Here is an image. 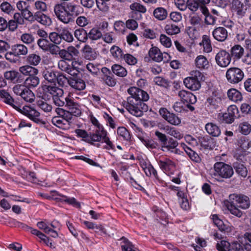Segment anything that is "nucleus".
<instances>
[{
	"instance_id": "1",
	"label": "nucleus",
	"mask_w": 251,
	"mask_h": 251,
	"mask_svg": "<svg viewBox=\"0 0 251 251\" xmlns=\"http://www.w3.org/2000/svg\"><path fill=\"white\" fill-rule=\"evenodd\" d=\"M130 95L124 105L127 110L136 117H141L144 112L148 110V106L145 102L149 99V95L146 91L136 87H131L127 90Z\"/></svg>"
},
{
	"instance_id": "2",
	"label": "nucleus",
	"mask_w": 251,
	"mask_h": 251,
	"mask_svg": "<svg viewBox=\"0 0 251 251\" xmlns=\"http://www.w3.org/2000/svg\"><path fill=\"white\" fill-rule=\"evenodd\" d=\"M53 11L57 18L64 24L72 22L75 17L83 13V8L74 2H61L56 3Z\"/></svg>"
},
{
	"instance_id": "3",
	"label": "nucleus",
	"mask_w": 251,
	"mask_h": 251,
	"mask_svg": "<svg viewBox=\"0 0 251 251\" xmlns=\"http://www.w3.org/2000/svg\"><path fill=\"white\" fill-rule=\"evenodd\" d=\"M250 200L248 196L235 193L229 196V199L226 204L227 208L230 212L239 218L242 216L243 213L239 208L247 209L250 207Z\"/></svg>"
},
{
	"instance_id": "4",
	"label": "nucleus",
	"mask_w": 251,
	"mask_h": 251,
	"mask_svg": "<svg viewBox=\"0 0 251 251\" xmlns=\"http://www.w3.org/2000/svg\"><path fill=\"white\" fill-rule=\"evenodd\" d=\"M154 134L157 137L163 151L178 153L179 150L177 147L178 146V143L177 140L171 137H168L165 134L159 131H156Z\"/></svg>"
},
{
	"instance_id": "5",
	"label": "nucleus",
	"mask_w": 251,
	"mask_h": 251,
	"mask_svg": "<svg viewBox=\"0 0 251 251\" xmlns=\"http://www.w3.org/2000/svg\"><path fill=\"white\" fill-rule=\"evenodd\" d=\"M214 176L227 179L231 178L233 174L232 165L231 166L223 162H216L213 167Z\"/></svg>"
},
{
	"instance_id": "6",
	"label": "nucleus",
	"mask_w": 251,
	"mask_h": 251,
	"mask_svg": "<svg viewBox=\"0 0 251 251\" xmlns=\"http://www.w3.org/2000/svg\"><path fill=\"white\" fill-rule=\"evenodd\" d=\"M244 49L240 45H235L231 48L230 56L233 62L240 60L244 63H251V53H247L245 55Z\"/></svg>"
},
{
	"instance_id": "7",
	"label": "nucleus",
	"mask_w": 251,
	"mask_h": 251,
	"mask_svg": "<svg viewBox=\"0 0 251 251\" xmlns=\"http://www.w3.org/2000/svg\"><path fill=\"white\" fill-rule=\"evenodd\" d=\"M226 77L229 83L236 84L243 79L244 73L238 68H230L226 71Z\"/></svg>"
},
{
	"instance_id": "8",
	"label": "nucleus",
	"mask_w": 251,
	"mask_h": 251,
	"mask_svg": "<svg viewBox=\"0 0 251 251\" xmlns=\"http://www.w3.org/2000/svg\"><path fill=\"white\" fill-rule=\"evenodd\" d=\"M131 10L129 13L131 18L140 20L142 18V14L146 13L147 9L145 6L138 2H133L129 6Z\"/></svg>"
},
{
	"instance_id": "9",
	"label": "nucleus",
	"mask_w": 251,
	"mask_h": 251,
	"mask_svg": "<svg viewBox=\"0 0 251 251\" xmlns=\"http://www.w3.org/2000/svg\"><path fill=\"white\" fill-rule=\"evenodd\" d=\"M17 110L21 112L25 115L28 117L30 120L36 123H40L41 120L39 119L40 114L37 110L28 106H25L20 109L18 107Z\"/></svg>"
},
{
	"instance_id": "10",
	"label": "nucleus",
	"mask_w": 251,
	"mask_h": 251,
	"mask_svg": "<svg viewBox=\"0 0 251 251\" xmlns=\"http://www.w3.org/2000/svg\"><path fill=\"white\" fill-rule=\"evenodd\" d=\"M233 170L240 178H245L248 176V169L243 162L237 160L232 163Z\"/></svg>"
},
{
	"instance_id": "11",
	"label": "nucleus",
	"mask_w": 251,
	"mask_h": 251,
	"mask_svg": "<svg viewBox=\"0 0 251 251\" xmlns=\"http://www.w3.org/2000/svg\"><path fill=\"white\" fill-rule=\"evenodd\" d=\"M75 133L78 137L82 138L83 141L91 145H93L94 142H96L99 139L97 135H93L91 132L88 133L85 130L76 129L75 130Z\"/></svg>"
},
{
	"instance_id": "12",
	"label": "nucleus",
	"mask_w": 251,
	"mask_h": 251,
	"mask_svg": "<svg viewBox=\"0 0 251 251\" xmlns=\"http://www.w3.org/2000/svg\"><path fill=\"white\" fill-rule=\"evenodd\" d=\"M77 74L76 75H70L69 86L76 90H83L86 87L85 82Z\"/></svg>"
},
{
	"instance_id": "13",
	"label": "nucleus",
	"mask_w": 251,
	"mask_h": 251,
	"mask_svg": "<svg viewBox=\"0 0 251 251\" xmlns=\"http://www.w3.org/2000/svg\"><path fill=\"white\" fill-rule=\"evenodd\" d=\"M101 71L102 73L101 78L105 84L110 87L115 86L117 81L110 70L106 67H102Z\"/></svg>"
},
{
	"instance_id": "14",
	"label": "nucleus",
	"mask_w": 251,
	"mask_h": 251,
	"mask_svg": "<svg viewBox=\"0 0 251 251\" xmlns=\"http://www.w3.org/2000/svg\"><path fill=\"white\" fill-rule=\"evenodd\" d=\"M178 96L181 102L185 104L186 103L194 104L197 102L196 97L189 91L184 90L178 92Z\"/></svg>"
},
{
	"instance_id": "15",
	"label": "nucleus",
	"mask_w": 251,
	"mask_h": 251,
	"mask_svg": "<svg viewBox=\"0 0 251 251\" xmlns=\"http://www.w3.org/2000/svg\"><path fill=\"white\" fill-rule=\"evenodd\" d=\"M238 109L236 106L231 107L228 109V112L222 114L220 121L227 124L232 123L236 117V113H238Z\"/></svg>"
},
{
	"instance_id": "16",
	"label": "nucleus",
	"mask_w": 251,
	"mask_h": 251,
	"mask_svg": "<svg viewBox=\"0 0 251 251\" xmlns=\"http://www.w3.org/2000/svg\"><path fill=\"white\" fill-rule=\"evenodd\" d=\"M42 89L43 93L45 94L44 96H42L43 99H45L44 97H46V95H48L49 94H50L53 99L56 96H57V95H61L62 92L63 91L62 89L55 86L44 85L42 86Z\"/></svg>"
},
{
	"instance_id": "17",
	"label": "nucleus",
	"mask_w": 251,
	"mask_h": 251,
	"mask_svg": "<svg viewBox=\"0 0 251 251\" xmlns=\"http://www.w3.org/2000/svg\"><path fill=\"white\" fill-rule=\"evenodd\" d=\"M65 106L69 111L73 113L75 116H80L81 114L80 105L72 99L68 98Z\"/></svg>"
},
{
	"instance_id": "18",
	"label": "nucleus",
	"mask_w": 251,
	"mask_h": 251,
	"mask_svg": "<svg viewBox=\"0 0 251 251\" xmlns=\"http://www.w3.org/2000/svg\"><path fill=\"white\" fill-rule=\"evenodd\" d=\"M45 12H35L34 22H37L45 26H50L52 24L50 17L45 14Z\"/></svg>"
},
{
	"instance_id": "19",
	"label": "nucleus",
	"mask_w": 251,
	"mask_h": 251,
	"mask_svg": "<svg viewBox=\"0 0 251 251\" xmlns=\"http://www.w3.org/2000/svg\"><path fill=\"white\" fill-rule=\"evenodd\" d=\"M183 83L186 87L192 91L198 90L201 87V82L192 76L185 78L183 80Z\"/></svg>"
},
{
	"instance_id": "20",
	"label": "nucleus",
	"mask_w": 251,
	"mask_h": 251,
	"mask_svg": "<svg viewBox=\"0 0 251 251\" xmlns=\"http://www.w3.org/2000/svg\"><path fill=\"white\" fill-rule=\"evenodd\" d=\"M198 139L201 147L205 150H212L215 146L213 139L208 135L199 137Z\"/></svg>"
},
{
	"instance_id": "21",
	"label": "nucleus",
	"mask_w": 251,
	"mask_h": 251,
	"mask_svg": "<svg viewBox=\"0 0 251 251\" xmlns=\"http://www.w3.org/2000/svg\"><path fill=\"white\" fill-rule=\"evenodd\" d=\"M212 35L215 39L220 42L224 41L227 37V31L223 27H218L212 32Z\"/></svg>"
},
{
	"instance_id": "22",
	"label": "nucleus",
	"mask_w": 251,
	"mask_h": 251,
	"mask_svg": "<svg viewBox=\"0 0 251 251\" xmlns=\"http://www.w3.org/2000/svg\"><path fill=\"white\" fill-rule=\"evenodd\" d=\"M233 10L238 18H242L245 14L247 8L244 4L238 0H235L233 4Z\"/></svg>"
},
{
	"instance_id": "23",
	"label": "nucleus",
	"mask_w": 251,
	"mask_h": 251,
	"mask_svg": "<svg viewBox=\"0 0 251 251\" xmlns=\"http://www.w3.org/2000/svg\"><path fill=\"white\" fill-rule=\"evenodd\" d=\"M83 51L84 57L88 60H94L96 59L98 56V54L89 45H85L84 46Z\"/></svg>"
},
{
	"instance_id": "24",
	"label": "nucleus",
	"mask_w": 251,
	"mask_h": 251,
	"mask_svg": "<svg viewBox=\"0 0 251 251\" xmlns=\"http://www.w3.org/2000/svg\"><path fill=\"white\" fill-rule=\"evenodd\" d=\"M217 63H230L232 61L230 54L225 50H221L216 55Z\"/></svg>"
},
{
	"instance_id": "25",
	"label": "nucleus",
	"mask_w": 251,
	"mask_h": 251,
	"mask_svg": "<svg viewBox=\"0 0 251 251\" xmlns=\"http://www.w3.org/2000/svg\"><path fill=\"white\" fill-rule=\"evenodd\" d=\"M48 0H36L33 5L35 12H46L48 10V4L46 1Z\"/></svg>"
},
{
	"instance_id": "26",
	"label": "nucleus",
	"mask_w": 251,
	"mask_h": 251,
	"mask_svg": "<svg viewBox=\"0 0 251 251\" xmlns=\"http://www.w3.org/2000/svg\"><path fill=\"white\" fill-rule=\"evenodd\" d=\"M205 128L207 133L213 137H218L221 134L219 127L212 123L206 124Z\"/></svg>"
},
{
	"instance_id": "27",
	"label": "nucleus",
	"mask_w": 251,
	"mask_h": 251,
	"mask_svg": "<svg viewBox=\"0 0 251 251\" xmlns=\"http://www.w3.org/2000/svg\"><path fill=\"white\" fill-rule=\"evenodd\" d=\"M150 57L154 61L161 62L163 59L162 53L156 47H152L149 51Z\"/></svg>"
},
{
	"instance_id": "28",
	"label": "nucleus",
	"mask_w": 251,
	"mask_h": 251,
	"mask_svg": "<svg viewBox=\"0 0 251 251\" xmlns=\"http://www.w3.org/2000/svg\"><path fill=\"white\" fill-rule=\"evenodd\" d=\"M228 98L230 100L237 102L242 100L243 97L241 93L234 88L230 89L227 93Z\"/></svg>"
},
{
	"instance_id": "29",
	"label": "nucleus",
	"mask_w": 251,
	"mask_h": 251,
	"mask_svg": "<svg viewBox=\"0 0 251 251\" xmlns=\"http://www.w3.org/2000/svg\"><path fill=\"white\" fill-rule=\"evenodd\" d=\"M164 130L167 134L173 136L176 139L180 140L183 137V134L181 133L174 127L166 126L164 127Z\"/></svg>"
},
{
	"instance_id": "30",
	"label": "nucleus",
	"mask_w": 251,
	"mask_h": 251,
	"mask_svg": "<svg viewBox=\"0 0 251 251\" xmlns=\"http://www.w3.org/2000/svg\"><path fill=\"white\" fill-rule=\"evenodd\" d=\"M44 78L49 82L55 84L57 75L54 71L51 70H45L43 72Z\"/></svg>"
},
{
	"instance_id": "31",
	"label": "nucleus",
	"mask_w": 251,
	"mask_h": 251,
	"mask_svg": "<svg viewBox=\"0 0 251 251\" xmlns=\"http://www.w3.org/2000/svg\"><path fill=\"white\" fill-rule=\"evenodd\" d=\"M58 68L62 71L70 75H76L79 71L75 67L73 64H58Z\"/></svg>"
},
{
	"instance_id": "32",
	"label": "nucleus",
	"mask_w": 251,
	"mask_h": 251,
	"mask_svg": "<svg viewBox=\"0 0 251 251\" xmlns=\"http://www.w3.org/2000/svg\"><path fill=\"white\" fill-rule=\"evenodd\" d=\"M19 71L24 75L29 76L36 75L38 72L37 69L27 65L20 67Z\"/></svg>"
},
{
	"instance_id": "33",
	"label": "nucleus",
	"mask_w": 251,
	"mask_h": 251,
	"mask_svg": "<svg viewBox=\"0 0 251 251\" xmlns=\"http://www.w3.org/2000/svg\"><path fill=\"white\" fill-rule=\"evenodd\" d=\"M158 165L164 172H168L174 166V162L169 158L160 160L158 161Z\"/></svg>"
},
{
	"instance_id": "34",
	"label": "nucleus",
	"mask_w": 251,
	"mask_h": 251,
	"mask_svg": "<svg viewBox=\"0 0 251 251\" xmlns=\"http://www.w3.org/2000/svg\"><path fill=\"white\" fill-rule=\"evenodd\" d=\"M13 53L17 56L20 55H25L28 52L27 48L23 44L15 45L12 47Z\"/></svg>"
},
{
	"instance_id": "35",
	"label": "nucleus",
	"mask_w": 251,
	"mask_h": 251,
	"mask_svg": "<svg viewBox=\"0 0 251 251\" xmlns=\"http://www.w3.org/2000/svg\"><path fill=\"white\" fill-rule=\"evenodd\" d=\"M39 78L35 75L28 77L25 81V86L28 88L36 87L39 84Z\"/></svg>"
},
{
	"instance_id": "36",
	"label": "nucleus",
	"mask_w": 251,
	"mask_h": 251,
	"mask_svg": "<svg viewBox=\"0 0 251 251\" xmlns=\"http://www.w3.org/2000/svg\"><path fill=\"white\" fill-rule=\"evenodd\" d=\"M221 99L220 97L215 96H211L207 99L206 103L207 106L210 107L212 109H217L221 102Z\"/></svg>"
},
{
	"instance_id": "37",
	"label": "nucleus",
	"mask_w": 251,
	"mask_h": 251,
	"mask_svg": "<svg viewBox=\"0 0 251 251\" xmlns=\"http://www.w3.org/2000/svg\"><path fill=\"white\" fill-rule=\"evenodd\" d=\"M0 97L5 99V102L12 106L15 109H18V106L14 104V100L8 93L4 90L0 89Z\"/></svg>"
},
{
	"instance_id": "38",
	"label": "nucleus",
	"mask_w": 251,
	"mask_h": 251,
	"mask_svg": "<svg viewBox=\"0 0 251 251\" xmlns=\"http://www.w3.org/2000/svg\"><path fill=\"white\" fill-rule=\"evenodd\" d=\"M112 70L114 74L120 77H124L127 75L126 70L119 64H114L112 66Z\"/></svg>"
},
{
	"instance_id": "39",
	"label": "nucleus",
	"mask_w": 251,
	"mask_h": 251,
	"mask_svg": "<svg viewBox=\"0 0 251 251\" xmlns=\"http://www.w3.org/2000/svg\"><path fill=\"white\" fill-rule=\"evenodd\" d=\"M200 45L203 46V51L205 52H210L212 50V46L210 37L204 35L202 37V41L200 43Z\"/></svg>"
},
{
	"instance_id": "40",
	"label": "nucleus",
	"mask_w": 251,
	"mask_h": 251,
	"mask_svg": "<svg viewBox=\"0 0 251 251\" xmlns=\"http://www.w3.org/2000/svg\"><path fill=\"white\" fill-rule=\"evenodd\" d=\"M184 149L187 154L193 161L196 163H200L201 161V157L196 151L186 145Z\"/></svg>"
},
{
	"instance_id": "41",
	"label": "nucleus",
	"mask_w": 251,
	"mask_h": 251,
	"mask_svg": "<svg viewBox=\"0 0 251 251\" xmlns=\"http://www.w3.org/2000/svg\"><path fill=\"white\" fill-rule=\"evenodd\" d=\"M153 15L159 20L165 19L168 15L167 10L163 7H157L154 10Z\"/></svg>"
},
{
	"instance_id": "42",
	"label": "nucleus",
	"mask_w": 251,
	"mask_h": 251,
	"mask_svg": "<svg viewBox=\"0 0 251 251\" xmlns=\"http://www.w3.org/2000/svg\"><path fill=\"white\" fill-rule=\"evenodd\" d=\"M166 33L171 35L178 34L180 32V28L174 24H168L165 26Z\"/></svg>"
},
{
	"instance_id": "43",
	"label": "nucleus",
	"mask_w": 251,
	"mask_h": 251,
	"mask_svg": "<svg viewBox=\"0 0 251 251\" xmlns=\"http://www.w3.org/2000/svg\"><path fill=\"white\" fill-rule=\"evenodd\" d=\"M23 99L27 102H32L35 100L34 93L29 88L26 87L22 95L21 96Z\"/></svg>"
},
{
	"instance_id": "44",
	"label": "nucleus",
	"mask_w": 251,
	"mask_h": 251,
	"mask_svg": "<svg viewBox=\"0 0 251 251\" xmlns=\"http://www.w3.org/2000/svg\"><path fill=\"white\" fill-rule=\"evenodd\" d=\"M169 124L174 126H178L181 124V119L176 114L170 112L165 120Z\"/></svg>"
},
{
	"instance_id": "45",
	"label": "nucleus",
	"mask_w": 251,
	"mask_h": 251,
	"mask_svg": "<svg viewBox=\"0 0 251 251\" xmlns=\"http://www.w3.org/2000/svg\"><path fill=\"white\" fill-rule=\"evenodd\" d=\"M56 82L59 86L67 87L69 86L70 77H67L63 74H57Z\"/></svg>"
},
{
	"instance_id": "46",
	"label": "nucleus",
	"mask_w": 251,
	"mask_h": 251,
	"mask_svg": "<svg viewBox=\"0 0 251 251\" xmlns=\"http://www.w3.org/2000/svg\"><path fill=\"white\" fill-rule=\"evenodd\" d=\"M74 35L78 40L82 42H85L88 38L86 31L82 28L75 30Z\"/></svg>"
},
{
	"instance_id": "47",
	"label": "nucleus",
	"mask_w": 251,
	"mask_h": 251,
	"mask_svg": "<svg viewBox=\"0 0 251 251\" xmlns=\"http://www.w3.org/2000/svg\"><path fill=\"white\" fill-rule=\"evenodd\" d=\"M68 98V97H64V91H63L61 95H57V96L53 98V102L56 106L59 107L65 106Z\"/></svg>"
},
{
	"instance_id": "48",
	"label": "nucleus",
	"mask_w": 251,
	"mask_h": 251,
	"mask_svg": "<svg viewBox=\"0 0 251 251\" xmlns=\"http://www.w3.org/2000/svg\"><path fill=\"white\" fill-rule=\"evenodd\" d=\"M61 41L62 40L67 42L71 43L73 41L74 37L72 33L67 29H63L59 31Z\"/></svg>"
},
{
	"instance_id": "49",
	"label": "nucleus",
	"mask_w": 251,
	"mask_h": 251,
	"mask_svg": "<svg viewBox=\"0 0 251 251\" xmlns=\"http://www.w3.org/2000/svg\"><path fill=\"white\" fill-rule=\"evenodd\" d=\"M21 14L23 17L24 20L29 22L30 23H34V20L35 15V12H32L29 8L21 11Z\"/></svg>"
},
{
	"instance_id": "50",
	"label": "nucleus",
	"mask_w": 251,
	"mask_h": 251,
	"mask_svg": "<svg viewBox=\"0 0 251 251\" xmlns=\"http://www.w3.org/2000/svg\"><path fill=\"white\" fill-rule=\"evenodd\" d=\"M238 143L240 147L244 150L249 149L251 146V143L246 136L240 137L238 140Z\"/></svg>"
},
{
	"instance_id": "51",
	"label": "nucleus",
	"mask_w": 251,
	"mask_h": 251,
	"mask_svg": "<svg viewBox=\"0 0 251 251\" xmlns=\"http://www.w3.org/2000/svg\"><path fill=\"white\" fill-rule=\"evenodd\" d=\"M153 81L155 84L165 88H169L170 87V82L168 80L160 76L155 77Z\"/></svg>"
},
{
	"instance_id": "52",
	"label": "nucleus",
	"mask_w": 251,
	"mask_h": 251,
	"mask_svg": "<svg viewBox=\"0 0 251 251\" xmlns=\"http://www.w3.org/2000/svg\"><path fill=\"white\" fill-rule=\"evenodd\" d=\"M124 244L121 246L123 251H138L133 249V246L131 243L126 238L123 237L121 238Z\"/></svg>"
},
{
	"instance_id": "53",
	"label": "nucleus",
	"mask_w": 251,
	"mask_h": 251,
	"mask_svg": "<svg viewBox=\"0 0 251 251\" xmlns=\"http://www.w3.org/2000/svg\"><path fill=\"white\" fill-rule=\"evenodd\" d=\"M37 106L45 112H50L52 110L51 105L42 100H38L36 102Z\"/></svg>"
},
{
	"instance_id": "54",
	"label": "nucleus",
	"mask_w": 251,
	"mask_h": 251,
	"mask_svg": "<svg viewBox=\"0 0 251 251\" xmlns=\"http://www.w3.org/2000/svg\"><path fill=\"white\" fill-rule=\"evenodd\" d=\"M199 6V3L196 0H187L186 1V9L188 8L193 12L197 11Z\"/></svg>"
},
{
	"instance_id": "55",
	"label": "nucleus",
	"mask_w": 251,
	"mask_h": 251,
	"mask_svg": "<svg viewBox=\"0 0 251 251\" xmlns=\"http://www.w3.org/2000/svg\"><path fill=\"white\" fill-rule=\"evenodd\" d=\"M110 52L113 57L119 60L123 56L122 50L118 46H113L110 49Z\"/></svg>"
},
{
	"instance_id": "56",
	"label": "nucleus",
	"mask_w": 251,
	"mask_h": 251,
	"mask_svg": "<svg viewBox=\"0 0 251 251\" xmlns=\"http://www.w3.org/2000/svg\"><path fill=\"white\" fill-rule=\"evenodd\" d=\"M21 41L25 44H31L35 40L33 35L31 33H25L21 36Z\"/></svg>"
},
{
	"instance_id": "57",
	"label": "nucleus",
	"mask_w": 251,
	"mask_h": 251,
	"mask_svg": "<svg viewBox=\"0 0 251 251\" xmlns=\"http://www.w3.org/2000/svg\"><path fill=\"white\" fill-rule=\"evenodd\" d=\"M102 36V33L97 28H92L88 34V37L92 40H96L100 39Z\"/></svg>"
},
{
	"instance_id": "58",
	"label": "nucleus",
	"mask_w": 251,
	"mask_h": 251,
	"mask_svg": "<svg viewBox=\"0 0 251 251\" xmlns=\"http://www.w3.org/2000/svg\"><path fill=\"white\" fill-rule=\"evenodd\" d=\"M117 134L123 138L125 140L128 141L130 139V135L129 131L126 128L122 126L119 127L117 129Z\"/></svg>"
},
{
	"instance_id": "59",
	"label": "nucleus",
	"mask_w": 251,
	"mask_h": 251,
	"mask_svg": "<svg viewBox=\"0 0 251 251\" xmlns=\"http://www.w3.org/2000/svg\"><path fill=\"white\" fill-rule=\"evenodd\" d=\"M239 129L242 134L248 135L251 131V126L247 122H243L240 124Z\"/></svg>"
},
{
	"instance_id": "60",
	"label": "nucleus",
	"mask_w": 251,
	"mask_h": 251,
	"mask_svg": "<svg viewBox=\"0 0 251 251\" xmlns=\"http://www.w3.org/2000/svg\"><path fill=\"white\" fill-rule=\"evenodd\" d=\"M100 141L102 140L103 142L105 143L108 146H105L104 147V149L107 150H109L110 149H113L114 145L112 144V143L110 141L109 138L107 136V132H104V133H103L102 134H100Z\"/></svg>"
},
{
	"instance_id": "61",
	"label": "nucleus",
	"mask_w": 251,
	"mask_h": 251,
	"mask_svg": "<svg viewBox=\"0 0 251 251\" xmlns=\"http://www.w3.org/2000/svg\"><path fill=\"white\" fill-rule=\"evenodd\" d=\"M231 244L227 241L222 240L217 243L216 248L218 251H228Z\"/></svg>"
},
{
	"instance_id": "62",
	"label": "nucleus",
	"mask_w": 251,
	"mask_h": 251,
	"mask_svg": "<svg viewBox=\"0 0 251 251\" xmlns=\"http://www.w3.org/2000/svg\"><path fill=\"white\" fill-rule=\"evenodd\" d=\"M51 43L46 38L39 39L37 41L39 47L44 51H47Z\"/></svg>"
},
{
	"instance_id": "63",
	"label": "nucleus",
	"mask_w": 251,
	"mask_h": 251,
	"mask_svg": "<svg viewBox=\"0 0 251 251\" xmlns=\"http://www.w3.org/2000/svg\"><path fill=\"white\" fill-rule=\"evenodd\" d=\"M190 23L191 25L195 26H199L202 23L201 17L196 14H192L190 16Z\"/></svg>"
},
{
	"instance_id": "64",
	"label": "nucleus",
	"mask_w": 251,
	"mask_h": 251,
	"mask_svg": "<svg viewBox=\"0 0 251 251\" xmlns=\"http://www.w3.org/2000/svg\"><path fill=\"white\" fill-rule=\"evenodd\" d=\"M137 20L133 18L127 20L125 24L126 27L131 30L136 29L138 27V24L136 21Z\"/></svg>"
}]
</instances>
